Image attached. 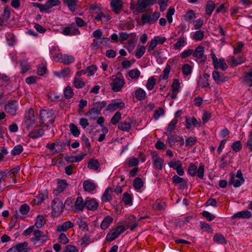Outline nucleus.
<instances>
[{
    "instance_id": "f257e3e1",
    "label": "nucleus",
    "mask_w": 252,
    "mask_h": 252,
    "mask_svg": "<svg viewBox=\"0 0 252 252\" xmlns=\"http://www.w3.org/2000/svg\"><path fill=\"white\" fill-rule=\"evenodd\" d=\"M39 120L45 125L48 126L54 122V112L51 110H41L39 113Z\"/></svg>"
},
{
    "instance_id": "f03ea898",
    "label": "nucleus",
    "mask_w": 252,
    "mask_h": 252,
    "mask_svg": "<svg viewBox=\"0 0 252 252\" xmlns=\"http://www.w3.org/2000/svg\"><path fill=\"white\" fill-rule=\"evenodd\" d=\"M125 85V81L123 77L112 76L110 86L111 90L114 92H118L121 91Z\"/></svg>"
},
{
    "instance_id": "7ed1b4c3",
    "label": "nucleus",
    "mask_w": 252,
    "mask_h": 252,
    "mask_svg": "<svg viewBox=\"0 0 252 252\" xmlns=\"http://www.w3.org/2000/svg\"><path fill=\"white\" fill-rule=\"evenodd\" d=\"M205 168L203 165H200L198 168L194 164H190L188 168V173L192 177L196 175L198 177L202 179L204 175Z\"/></svg>"
},
{
    "instance_id": "20e7f679",
    "label": "nucleus",
    "mask_w": 252,
    "mask_h": 252,
    "mask_svg": "<svg viewBox=\"0 0 252 252\" xmlns=\"http://www.w3.org/2000/svg\"><path fill=\"white\" fill-rule=\"evenodd\" d=\"M128 228V226L125 227L124 225H119L116 228H112L106 235V240L108 241H113Z\"/></svg>"
},
{
    "instance_id": "39448f33",
    "label": "nucleus",
    "mask_w": 252,
    "mask_h": 252,
    "mask_svg": "<svg viewBox=\"0 0 252 252\" xmlns=\"http://www.w3.org/2000/svg\"><path fill=\"white\" fill-rule=\"evenodd\" d=\"M35 124L34 113L33 109L30 108L25 114L24 125L29 130Z\"/></svg>"
},
{
    "instance_id": "423d86ee",
    "label": "nucleus",
    "mask_w": 252,
    "mask_h": 252,
    "mask_svg": "<svg viewBox=\"0 0 252 252\" xmlns=\"http://www.w3.org/2000/svg\"><path fill=\"white\" fill-rule=\"evenodd\" d=\"M61 32L65 36H72L78 35L80 33L79 29L74 23L63 27L61 29Z\"/></svg>"
},
{
    "instance_id": "0eeeda50",
    "label": "nucleus",
    "mask_w": 252,
    "mask_h": 252,
    "mask_svg": "<svg viewBox=\"0 0 252 252\" xmlns=\"http://www.w3.org/2000/svg\"><path fill=\"white\" fill-rule=\"evenodd\" d=\"M19 109V104L16 100H10L8 101L7 103L5 105L4 110L6 113L11 115L15 116Z\"/></svg>"
},
{
    "instance_id": "6e6552de",
    "label": "nucleus",
    "mask_w": 252,
    "mask_h": 252,
    "mask_svg": "<svg viewBox=\"0 0 252 252\" xmlns=\"http://www.w3.org/2000/svg\"><path fill=\"white\" fill-rule=\"evenodd\" d=\"M231 178L229 185H232L235 188L241 186L244 182L243 174L240 170H238L236 174L231 173Z\"/></svg>"
},
{
    "instance_id": "1a4fd4ad",
    "label": "nucleus",
    "mask_w": 252,
    "mask_h": 252,
    "mask_svg": "<svg viewBox=\"0 0 252 252\" xmlns=\"http://www.w3.org/2000/svg\"><path fill=\"white\" fill-rule=\"evenodd\" d=\"M211 55L215 69H218L220 68L224 71L227 68L228 65L223 58H220L218 60L214 52H212Z\"/></svg>"
},
{
    "instance_id": "9d476101",
    "label": "nucleus",
    "mask_w": 252,
    "mask_h": 252,
    "mask_svg": "<svg viewBox=\"0 0 252 252\" xmlns=\"http://www.w3.org/2000/svg\"><path fill=\"white\" fill-rule=\"evenodd\" d=\"M151 155L154 167L159 170H162L164 162V159L160 158L156 152H152Z\"/></svg>"
},
{
    "instance_id": "9b49d317",
    "label": "nucleus",
    "mask_w": 252,
    "mask_h": 252,
    "mask_svg": "<svg viewBox=\"0 0 252 252\" xmlns=\"http://www.w3.org/2000/svg\"><path fill=\"white\" fill-rule=\"evenodd\" d=\"M160 16L158 12H155L152 15L147 14H143L141 17V21L143 23L154 24Z\"/></svg>"
},
{
    "instance_id": "f8f14e48",
    "label": "nucleus",
    "mask_w": 252,
    "mask_h": 252,
    "mask_svg": "<svg viewBox=\"0 0 252 252\" xmlns=\"http://www.w3.org/2000/svg\"><path fill=\"white\" fill-rule=\"evenodd\" d=\"M107 104L105 101H97L93 104V107L90 111V114H94L96 115H100L101 110L104 108Z\"/></svg>"
},
{
    "instance_id": "ddd939ff",
    "label": "nucleus",
    "mask_w": 252,
    "mask_h": 252,
    "mask_svg": "<svg viewBox=\"0 0 252 252\" xmlns=\"http://www.w3.org/2000/svg\"><path fill=\"white\" fill-rule=\"evenodd\" d=\"M34 237L31 238L33 242H45L48 239L47 235L44 234L43 232L38 229H35L33 233Z\"/></svg>"
},
{
    "instance_id": "4468645a",
    "label": "nucleus",
    "mask_w": 252,
    "mask_h": 252,
    "mask_svg": "<svg viewBox=\"0 0 252 252\" xmlns=\"http://www.w3.org/2000/svg\"><path fill=\"white\" fill-rule=\"evenodd\" d=\"M186 127L187 129H190L192 126L200 127L201 123L194 117H190L189 116L186 117Z\"/></svg>"
},
{
    "instance_id": "2eb2a0df",
    "label": "nucleus",
    "mask_w": 252,
    "mask_h": 252,
    "mask_svg": "<svg viewBox=\"0 0 252 252\" xmlns=\"http://www.w3.org/2000/svg\"><path fill=\"white\" fill-rule=\"evenodd\" d=\"M154 3V0H139L137 10L139 12H143L148 6L153 5Z\"/></svg>"
},
{
    "instance_id": "dca6fc26",
    "label": "nucleus",
    "mask_w": 252,
    "mask_h": 252,
    "mask_svg": "<svg viewBox=\"0 0 252 252\" xmlns=\"http://www.w3.org/2000/svg\"><path fill=\"white\" fill-rule=\"evenodd\" d=\"M51 207L55 213H61L63 211V204L60 198H56L53 200Z\"/></svg>"
},
{
    "instance_id": "f3484780",
    "label": "nucleus",
    "mask_w": 252,
    "mask_h": 252,
    "mask_svg": "<svg viewBox=\"0 0 252 252\" xmlns=\"http://www.w3.org/2000/svg\"><path fill=\"white\" fill-rule=\"evenodd\" d=\"M173 131V120L170 122L168 125L165 134L167 136L168 138L166 140L167 143L170 147H172L173 144V138L172 135V131Z\"/></svg>"
},
{
    "instance_id": "a211bd4d",
    "label": "nucleus",
    "mask_w": 252,
    "mask_h": 252,
    "mask_svg": "<svg viewBox=\"0 0 252 252\" xmlns=\"http://www.w3.org/2000/svg\"><path fill=\"white\" fill-rule=\"evenodd\" d=\"M99 204L94 198L87 197L86 199V208L91 211L96 210Z\"/></svg>"
},
{
    "instance_id": "6ab92c4d",
    "label": "nucleus",
    "mask_w": 252,
    "mask_h": 252,
    "mask_svg": "<svg viewBox=\"0 0 252 252\" xmlns=\"http://www.w3.org/2000/svg\"><path fill=\"white\" fill-rule=\"evenodd\" d=\"M49 52L53 60L58 62V61L60 60L61 55L62 54L60 52V49L59 46L57 45L52 46L50 49Z\"/></svg>"
},
{
    "instance_id": "aec40b11",
    "label": "nucleus",
    "mask_w": 252,
    "mask_h": 252,
    "mask_svg": "<svg viewBox=\"0 0 252 252\" xmlns=\"http://www.w3.org/2000/svg\"><path fill=\"white\" fill-rule=\"evenodd\" d=\"M48 192L46 190L39 191L38 194L33 199L34 203L36 205L40 204L44 200L48 198Z\"/></svg>"
},
{
    "instance_id": "412c9836",
    "label": "nucleus",
    "mask_w": 252,
    "mask_h": 252,
    "mask_svg": "<svg viewBox=\"0 0 252 252\" xmlns=\"http://www.w3.org/2000/svg\"><path fill=\"white\" fill-rule=\"evenodd\" d=\"M61 4L59 0H48L44 5H41L40 9L41 10L47 11L53 6L59 5Z\"/></svg>"
},
{
    "instance_id": "4be33fe9",
    "label": "nucleus",
    "mask_w": 252,
    "mask_h": 252,
    "mask_svg": "<svg viewBox=\"0 0 252 252\" xmlns=\"http://www.w3.org/2000/svg\"><path fill=\"white\" fill-rule=\"evenodd\" d=\"M210 75L207 73H203L200 76L198 80L197 85L199 87L204 88L209 87V79Z\"/></svg>"
},
{
    "instance_id": "5701e85b",
    "label": "nucleus",
    "mask_w": 252,
    "mask_h": 252,
    "mask_svg": "<svg viewBox=\"0 0 252 252\" xmlns=\"http://www.w3.org/2000/svg\"><path fill=\"white\" fill-rule=\"evenodd\" d=\"M212 77L215 81L219 84L225 82L227 79V78L224 76L223 73L217 71H213Z\"/></svg>"
},
{
    "instance_id": "b1692460",
    "label": "nucleus",
    "mask_w": 252,
    "mask_h": 252,
    "mask_svg": "<svg viewBox=\"0 0 252 252\" xmlns=\"http://www.w3.org/2000/svg\"><path fill=\"white\" fill-rule=\"evenodd\" d=\"M125 107V104L123 101L116 102L113 100L107 106L106 110L113 112L118 108H123Z\"/></svg>"
},
{
    "instance_id": "393cba45",
    "label": "nucleus",
    "mask_w": 252,
    "mask_h": 252,
    "mask_svg": "<svg viewBox=\"0 0 252 252\" xmlns=\"http://www.w3.org/2000/svg\"><path fill=\"white\" fill-rule=\"evenodd\" d=\"M74 61L75 58L73 56L68 54H62L58 62H61L66 65H68L74 63Z\"/></svg>"
},
{
    "instance_id": "a878e982",
    "label": "nucleus",
    "mask_w": 252,
    "mask_h": 252,
    "mask_svg": "<svg viewBox=\"0 0 252 252\" xmlns=\"http://www.w3.org/2000/svg\"><path fill=\"white\" fill-rule=\"evenodd\" d=\"M110 5L114 12L118 14L122 9L123 2L122 0H112Z\"/></svg>"
},
{
    "instance_id": "bb28decb",
    "label": "nucleus",
    "mask_w": 252,
    "mask_h": 252,
    "mask_svg": "<svg viewBox=\"0 0 252 252\" xmlns=\"http://www.w3.org/2000/svg\"><path fill=\"white\" fill-rule=\"evenodd\" d=\"M187 44V38L184 36H181L176 40L174 44V50L180 51Z\"/></svg>"
},
{
    "instance_id": "cd10ccee",
    "label": "nucleus",
    "mask_w": 252,
    "mask_h": 252,
    "mask_svg": "<svg viewBox=\"0 0 252 252\" xmlns=\"http://www.w3.org/2000/svg\"><path fill=\"white\" fill-rule=\"evenodd\" d=\"M75 208L77 211H82L86 207V200L84 202L81 196H78L76 199L74 204Z\"/></svg>"
},
{
    "instance_id": "c85d7f7f",
    "label": "nucleus",
    "mask_w": 252,
    "mask_h": 252,
    "mask_svg": "<svg viewBox=\"0 0 252 252\" xmlns=\"http://www.w3.org/2000/svg\"><path fill=\"white\" fill-rule=\"evenodd\" d=\"M174 184H179V188L181 189H187V181L185 179L176 175H174Z\"/></svg>"
},
{
    "instance_id": "c756f323",
    "label": "nucleus",
    "mask_w": 252,
    "mask_h": 252,
    "mask_svg": "<svg viewBox=\"0 0 252 252\" xmlns=\"http://www.w3.org/2000/svg\"><path fill=\"white\" fill-rule=\"evenodd\" d=\"M74 226L73 223L70 221H66L63 222L62 224L58 225L57 226V231L58 232L65 231L69 228Z\"/></svg>"
},
{
    "instance_id": "7c9ffc66",
    "label": "nucleus",
    "mask_w": 252,
    "mask_h": 252,
    "mask_svg": "<svg viewBox=\"0 0 252 252\" xmlns=\"http://www.w3.org/2000/svg\"><path fill=\"white\" fill-rule=\"evenodd\" d=\"M113 221V218L110 216L105 217L100 223V228L102 230L108 228Z\"/></svg>"
},
{
    "instance_id": "2f4dec72",
    "label": "nucleus",
    "mask_w": 252,
    "mask_h": 252,
    "mask_svg": "<svg viewBox=\"0 0 252 252\" xmlns=\"http://www.w3.org/2000/svg\"><path fill=\"white\" fill-rule=\"evenodd\" d=\"M252 217V213L248 210H244L237 213L232 216V219L243 218L249 219Z\"/></svg>"
},
{
    "instance_id": "473e14b6",
    "label": "nucleus",
    "mask_w": 252,
    "mask_h": 252,
    "mask_svg": "<svg viewBox=\"0 0 252 252\" xmlns=\"http://www.w3.org/2000/svg\"><path fill=\"white\" fill-rule=\"evenodd\" d=\"M44 133V129L42 128H39L31 131L29 133V136L32 139H36L42 136Z\"/></svg>"
},
{
    "instance_id": "72a5a7b5",
    "label": "nucleus",
    "mask_w": 252,
    "mask_h": 252,
    "mask_svg": "<svg viewBox=\"0 0 252 252\" xmlns=\"http://www.w3.org/2000/svg\"><path fill=\"white\" fill-rule=\"evenodd\" d=\"M83 186L84 189L88 192L93 191L96 187L95 184L90 180L85 181L83 182Z\"/></svg>"
},
{
    "instance_id": "f704fd0d",
    "label": "nucleus",
    "mask_w": 252,
    "mask_h": 252,
    "mask_svg": "<svg viewBox=\"0 0 252 252\" xmlns=\"http://www.w3.org/2000/svg\"><path fill=\"white\" fill-rule=\"evenodd\" d=\"M135 96L136 99L139 101H142L144 100L147 96V94L146 92L141 88H138L135 91Z\"/></svg>"
},
{
    "instance_id": "c9c22d12",
    "label": "nucleus",
    "mask_w": 252,
    "mask_h": 252,
    "mask_svg": "<svg viewBox=\"0 0 252 252\" xmlns=\"http://www.w3.org/2000/svg\"><path fill=\"white\" fill-rule=\"evenodd\" d=\"M204 53V47L201 45H199L196 48L194 51H193L192 55L194 57L197 59H201L203 58Z\"/></svg>"
},
{
    "instance_id": "e433bc0d",
    "label": "nucleus",
    "mask_w": 252,
    "mask_h": 252,
    "mask_svg": "<svg viewBox=\"0 0 252 252\" xmlns=\"http://www.w3.org/2000/svg\"><path fill=\"white\" fill-rule=\"evenodd\" d=\"M68 186V184L64 180H59L57 183V187L56 191L59 193L62 192Z\"/></svg>"
},
{
    "instance_id": "4c0bfd02",
    "label": "nucleus",
    "mask_w": 252,
    "mask_h": 252,
    "mask_svg": "<svg viewBox=\"0 0 252 252\" xmlns=\"http://www.w3.org/2000/svg\"><path fill=\"white\" fill-rule=\"evenodd\" d=\"M17 252H29V249L28 248V242L19 243L15 246Z\"/></svg>"
},
{
    "instance_id": "58836bf2",
    "label": "nucleus",
    "mask_w": 252,
    "mask_h": 252,
    "mask_svg": "<svg viewBox=\"0 0 252 252\" xmlns=\"http://www.w3.org/2000/svg\"><path fill=\"white\" fill-rule=\"evenodd\" d=\"M174 170H176L177 173L179 176H181L184 174L182 164L180 160L174 161Z\"/></svg>"
},
{
    "instance_id": "ea45409f",
    "label": "nucleus",
    "mask_w": 252,
    "mask_h": 252,
    "mask_svg": "<svg viewBox=\"0 0 252 252\" xmlns=\"http://www.w3.org/2000/svg\"><path fill=\"white\" fill-rule=\"evenodd\" d=\"M88 167L90 169L96 170L99 167V163L97 159L91 158L88 162Z\"/></svg>"
},
{
    "instance_id": "a19ab883",
    "label": "nucleus",
    "mask_w": 252,
    "mask_h": 252,
    "mask_svg": "<svg viewBox=\"0 0 252 252\" xmlns=\"http://www.w3.org/2000/svg\"><path fill=\"white\" fill-rule=\"evenodd\" d=\"M46 221L44 217L42 215H39L37 216L34 226L39 228L43 227L45 224Z\"/></svg>"
},
{
    "instance_id": "79ce46f5",
    "label": "nucleus",
    "mask_w": 252,
    "mask_h": 252,
    "mask_svg": "<svg viewBox=\"0 0 252 252\" xmlns=\"http://www.w3.org/2000/svg\"><path fill=\"white\" fill-rule=\"evenodd\" d=\"M85 156V154L79 156H72L67 157L66 160L69 162H77L82 160Z\"/></svg>"
},
{
    "instance_id": "37998d69",
    "label": "nucleus",
    "mask_w": 252,
    "mask_h": 252,
    "mask_svg": "<svg viewBox=\"0 0 252 252\" xmlns=\"http://www.w3.org/2000/svg\"><path fill=\"white\" fill-rule=\"evenodd\" d=\"M111 189L107 188L101 197V200L103 202L110 201L112 199V196L110 194Z\"/></svg>"
},
{
    "instance_id": "c03bdc74",
    "label": "nucleus",
    "mask_w": 252,
    "mask_h": 252,
    "mask_svg": "<svg viewBox=\"0 0 252 252\" xmlns=\"http://www.w3.org/2000/svg\"><path fill=\"white\" fill-rule=\"evenodd\" d=\"M73 85L76 88L81 89L85 86V83L78 77L75 76L73 79Z\"/></svg>"
},
{
    "instance_id": "a18cd8bd",
    "label": "nucleus",
    "mask_w": 252,
    "mask_h": 252,
    "mask_svg": "<svg viewBox=\"0 0 252 252\" xmlns=\"http://www.w3.org/2000/svg\"><path fill=\"white\" fill-rule=\"evenodd\" d=\"M128 74L131 79H137L139 77L141 72L137 68H134L129 70Z\"/></svg>"
},
{
    "instance_id": "49530a36",
    "label": "nucleus",
    "mask_w": 252,
    "mask_h": 252,
    "mask_svg": "<svg viewBox=\"0 0 252 252\" xmlns=\"http://www.w3.org/2000/svg\"><path fill=\"white\" fill-rule=\"evenodd\" d=\"M123 200L126 205H131L132 204V196L127 192H125L123 194Z\"/></svg>"
},
{
    "instance_id": "de8ad7c7",
    "label": "nucleus",
    "mask_w": 252,
    "mask_h": 252,
    "mask_svg": "<svg viewBox=\"0 0 252 252\" xmlns=\"http://www.w3.org/2000/svg\"><path fill=\"white\" fill-rule=\"evenodd\" d=\"M185 20L188 22H191L196 18V16L193 10H191L188 11L184 15Z\"/></svg>"
},
{
    "instance_id": "09e8293b",
    "label": "nucleus",
    "mask_w": 252,
    "mask_h": 252,
    "mask_svg": "<svg viewBox=\"0 0 252 252\" xmlns=\"http://www.w3.org/2000/svg\"><path fill=\"white\" fill-rule=\"evenodd\" d=\"M215 242L218 244H224L226 243V240L224 236L220 234H216L213 237Z\"/></svg>"
},
{
    "instance_id": "8fccbe9b",
    "label": "nucleus",
    "mask_w": 252,
    "mask_h": 252,
    "mask_svg": "<svg viewBox=\"0 0 252 252\" xmlns=\"http://www.w3.org/2000/svg\"><path fill=\"white\" fill-rule=\"evenodd\" d=\"M144 185V183L141 178L137 177L133 181V186L135 189H140Z\"/></svg>"
},
{
    "instance_id": "3c124183",
    "label": "nucleus",
    "mask_w": 252,
    "mask_h": 252,
    "mask_svg": "<svg viewBox=\"0 0 252 252\" xmlns=\"http://www.w3.org/2000/svg\"><path fill=\"white\" fill-rule=\"evenodd\" d=\"M77 224L79 228L83 230H88V225L86 221L82 218H79L77 220Z\"/></svg>"
},
{
    "instance_id": "603ef678",
    "label": "nucleus",
    "mask_w": 252,
    "mask_h": 252,
    "mask_svg": "<svg viewBox=\"0 0 252 252\" xmlns=\"http://www.w3.org/2000/svg\"><path fill=\"white\" fill-rule=\"evenodd\" d=\"M131 127V125L127 122L120 123L118 125V128L124 131H129Z\"/></svg>"
},
{
    "instance_id": "864d4df0",
    "label": "nucleus",
    "mask_w": 252,
    "mask_h": 252,
    "mask_svg": "<svg viewBox=\"0 0 252 252\" xmlns=\"http://www.w3.org/2000/svg\"><path fill=\"white\" fill-rule=\"evenodd\" d=\"M192 66L189 64H184L182 67V72L184 75L188 76L192 72Z\"/></svg>"
},
{
    "instance_id": "5fc2aeb1",
    "label": "nucleus",
    "mask_w": 252,
    "mask_h": 252,
    "mask_svg": "<svg viewBox=\"0 0 252 252\" xmlns=\"http://www.w3.org/2000/svg\"><path fill=\"white\" fill-rule=\"evenodd\" d=\"M73 92L71 87L70 86H67L64 90V95L65 98L70 99L73 95Z\"/></svg>"
},
{
    "instance_id": "6e6d98bb",
    "label": "nucleus",
    "mask_w": 252,
    "mask_h": 252,
    "mask_svg": "<svg viewBox=\"0 0 252 252\" xmlns=\"http://www.w3.org/2000/svg\"><path fill=\"white\" fill-rule=\"evenodd\" d=\"M110 16L107 14L100 12L96 16L95 19L96 21H99L104 19L105 21H108L110 19Z\"/></svg>"
},
{
    "instance_id": "4d7b16f0",
    "label": "nucleus",
    "mask_w": 252,
    "mask_h": 252,
    "mask_svg": "<svg viewBox=\"0 0 252 252\" xmlns=\"http://www.w3.org/2000/svg\"><path fill=\"white\" fill-rule=\"evenodd\" d=\"M156 80L153 77L149 78L146 85L147 89L149 91L153 90L156 85Z\"/></svg>"
},
{
    "instance_id": "13d9d810",
    "label": "nucleus",
    "mask_w": 252,
    "mask_h": 252,
    "mask_svg": "<svg viewBox=\"0 0 252 252\" xmlns=\"http://www.w3.org/2000/svg\"><path fill=\"white\" fill-rule=\"evenodd\" d=\"M69 128L71 133L74 136L78 137L80 133V131L75 125L73 123L70 124Z\"/></svg>"
},
{
    "instance_id": "bf43d9fd",
    "label": "nucleus",
    "mask_w": 252,
    "mask_h": 252,
    "mask_svg": "<svg viewBox=\"0 0 252 252\" xmlns=\"http://www.w3.org/2000/svg\"><path fill=\"white\" fill-rule=\"evenodd\" d=\"M215 4L213 1H209L206 6V11L208 15H211L214 11Z\"/></svg>"
},
{
    "instance_id": "052dcab7",
    "label": "nucleus",
    "mask_w": 252,
    "mask_h": 252,
    "mask_svg": "<svg viewBox=\"0 0 252 252\" xmlns=\"http://www.w3.org/2000/svg\"><path fill=\"white\" fill-rule=\"evenodd\" d=\"M146 47L144 46H141L135 50V56L137 59H140L145 53Z\"/></svg>"
},
{
    "instance_id": "680f3d73",
    "label": "nucleus",
    "mask_w": 252,
    "mask_h": 252,
    "mask_svg": "<svg viewBox=\"0 0 252 252\" xmlns=\"http://www.w3.org/2000/svg\"><path fill=\"white\" fill-rule=\"evenodd\" d=\"M23 151V147L19 144L15 146L12 151H11V154L13 156L18 155L20 154Z\"/></svg>"
},
{
    "instance_id": "e2e57ef3",
    "label": "nucleus",
    "mask_w": 252,
    "mask_h": 252,
    "mask_svg": "<svg viewBox=\"0 0 252 252\" xmlns=\"http://www.w3.org/2000/svg\"><path fill=\"white\" fill-rule=\"evenodd\" d=\"M204 36V32L201 30H198L194 32L193 39L196 41H201L203 39Z\"/></svg>"
},
{
    "instance_id": "0e129e2a",
    "label": "nucleus",
    "mask_w": 252,
    "mask_h": 252,
    "mask_svg": "<svg viewBox=\"0 0 252 252\" xmlns=\"http://www.w3.org/2000/svg\"><path fill=\"white\" fill-rule=\"evenodd\" d=\"M165 207V203L160 200L156 201L153 205V208L157 210H161Z\"/></svg>"
},
{
    "instance_id": "69168bd1",
    "label": "nucleus",
    "mask_w": 252,
    "mask_h": 252,
    "mask_svg": "<svg viewBox=\"0 0 252 252\" xmlns=\"http://www.w3.org/2000/svg\"><path fill=\"white\" fill-rule=\"evenodd\" d=\"M170 70V66L167 65L163 71V74L159 76V79L164 80L168 77L169 73Z\"/></svg>"
},
{
    "instance_id": "338daca9",
    "label": "nucleus",
    "mask_w": 252,
    "mask_h": 252,
    "mask_svg": "<svg viewBox=\"0 0 252 252\" xmlns=\"http://www.w3.org/2000/svg\"><path fill=\"white\" fill-rule=\"evenodd\" d=\"M65 2L70 10H75L77 0H65Z\"/></svg>"
},
{
    "instance_id": "774afa93",
    "label": "nucleus",
    "mask_w": 252,
    "mask_h": 252,
    "mask_svg": "<svg viewBox=\"0 0 252 252\" xmlns=\"http://www.w3.org/2000/svg\"><path fill=\"white\" fill-rule=\"evenodd\" d=\"M121 116L122 113L120 112H117L111 118V123L113 125L117 124L119 122V120L121 119Z\"/></svg>"
}]
</instances>
